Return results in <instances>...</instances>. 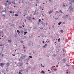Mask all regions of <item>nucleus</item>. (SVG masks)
<instances>
[{"mask_svg": "<svg viewBox=\"0 0 74 74\" xmlns=\"http://www.w3.org/2000/svg\"><path fill=\"white\" fill-rule=\"evenodd\" d=\"M69 9L70 10V11H73V8L72 7V5L70 6L69 7Z\"/></svg>", "mask_w": 74, "mask_h": 74, "instance_id": "f257e3e1", "label": "nucleus"}, {"mask_svg": "<svg viewBox=\"0 0 74 74\" xmlns=\"http://www.w3.org/2000/svg\"><path fill=\"white\" fill-rule=\"evenodd\" d=\"M0 66L2 67H3V66H4V63H0Z\"/></svg>", "mask_w": 74, "mask_h": 74, "instance_id": "f03ea898", "label": "nucleus"}, {"mask_svg": "<svg viewBox=\"0 0 74 74\" xmlns=\"http://www.w3.org/2000/svg\"><path fill=\"white\" fill-rule=\"evenodd\" d=\"M47 44H45V46H43V47L44 48H46L47 47Z\"/></svg>", "mask_w": 74, "mask_h": 74, "instance_id": "7ed1b4c3", "label": "nucleus"}, {"mask_svg": "<svg viewBox=\"0 0 74 74\" xmlns=\"http://www.w3.org/2000/svg\"><path fill=\"white\" fill-rule=\"evenodd\" d=\"M52 12H53V10L51 11H49V12L48 14H51V13H52Z\"/></svg>", "mask_w": 74, "mask_h": 74, "instance_id": "20e7f679", "label": "nucleus"}, {"mask_svg": "<svg viewBox=\"0 0 74 74\" xmlns=\"http://www.w3.org/2000/svg\"><path fill=\"white\" fill-rule=\"evenodd\" d=\"M21 63L20 64V66H22L23 65V63H22V60H21Z\"/></svg>", "mask_w": 74, "mask_h": 74, "instance_id": "39448f33", "label": "nucleus"}, {"mask_svg": "<svg viewBox=\"0 0 74 74\" xmlns=\"http://www.w3.org/2000/svg\"><path fill=\"white\" fill-rule=\"evenodd\" d=\"M59 12H60L61 14L63 13V12H62V10H59Z\"/></svg>", "mask_w": 74, "mask_h": 74, "instance_id": "423d86ee", "label": "nucleus"}, {"mask_svg": "<svg viewBox=\"0 0 74 74\" xmlns=\"http://www.w3.org/2000/svg\"><path fill=\"white\" fill-rule=\"evenodd\" d=\"M8 41L9 42H11L12 41V40H8Z\"/></svg>", "mask_w": 74, "mask_h": 74, "instance_id": "0eeeda50", "label": "nucleus"}, {"mask_svg": "<svg viewBox=\"0 0 74 74\" xmlns=\"http://www.w3.org/2000/svg\"><path fill=\"white\" fill-rule=\"evenodd\" d=\"M61 23H62V22H59V23H58V25H60V24H61Z\"/></svg>", "mask_w": 74, "mask_h": 74, "instance_id": "6e6552de", "label": "nucleus"}, {"mask_svg": "<svg viewBox=\"0 0 74 74\" xmlns=\"http://www.w3.org/2000/svg\"><path fill=\"white\" fill-rule=\"evenodd\" d=\"M8 4H11V2L8 1Z\"/></svg>", "mask_w": 74, "mask_h": 74, "instance_id": "1a4fd4ad", "label": "nucleus"}, {"mask_svg": "<svg viewBox=\"0 0 74 74\" xmlns=\"http://www.w3.org/2000/svg\"><path fill=\"white\" fill-rule=\"evenodd\" d=\"M17 32H18V34H19V33H20V32H19V31L18 30H17Z\"/></svg>", "mask_w": 74, "mask_h": 74, "instance_id": "9d476101", "label": "nucleus"}, {"mask_svg": "<svg viewBox=\"0 0 74 74\" xmlns=\"http://www.w3.org/2000/svg\"><path fill=\"white\" fill-rule=\"evenodd\" d=\"M15 16H18V14H14Z\"/></svg>", "mask_w": 74, "mask_h": 74, "instance_id": "9b49d317", "label": "nucleus"}, {"mask_svg": "<svg viewBox=\"0 0 74 74\" xmlns=\"http://www.w3.org/2000/svg\"><path fill=\"white\" fill-rule=\"evenodd\" d=\"M42 72L41 73V74H42V73H45V72H44V71H42Z\"/></svg>", "mask_w": 74, "mask_h": 74, "instance_id": "f8f14e48", "label": "nucleus"}, {"mask_svg": "<svg viewBox=\"0 0 74 74\" xmlns=\"http://www.w3.org/2000/svg\"><path fill=\"white\" fill-rule=\"evenodd\" d=\"M5 6H7V3H5Z\"/></svg>", "mask_w": 74, "mask_h": 74, "instance_id": "ddd939ff", "label": "nucleus"}, {"mask_svg": "<svg viewBox=\"0 0 74 74\" xmlns=\"http://www.w3.org/2000/svg\"><path fill=\"white\" fill-rule=\"evenodd\" d=\"M27 32H24V35H25V34H27Z\"/></svg>", "mask_w": 74, "mask_h": 74, "instance_id": "4468645a", "label": "nucleus"}, {"mask_svg": "<svg viewBox=\"0 0 74 74\" xmlns=\"http://www.w3.org/2000/svg\"><path fill=\"white\" fill-rule=\"evenodd\" d=\"M38 21L39 22H41V19H40L39 20H38Z\"/></svg>", "mask_w": 74, "mask_h": 74, "instance_id": "2eb2a0df", "label": "nucleus"}, {"mask_svg": "<svg viewBox=\"0 0 74 74\" xmlns=\"http://www.w3.org/2000/svg\"><path fill=\"white\" fill-rule=\"evenodd\" d=\"M60 38H59L58 39V42H60Z\"/></svg>", "mask_w": 74, "mask_h": 74, "instance_id": "dca6fc26", "label": "nucleus"}, {"mask_svg": "<svg viewBox=\"0 0 74 74\" xmlns=\"http://www.w3.org/2000/svg\"><path fill=\"white\" fill-rule=\"evenodd\" d=\"M29 58H32V56H29Z\"/></svg>", "mask_w": 74, "mask_h": 74, "instance_id": "f3484780", "label": "nucleus"}, {"mask_svg": "<svg viewBox=\"0 0 74 74\" xmlns=\"http://www.w3.org/2000/svg\"><path fill=\"white\" fill-rule=\"evenodd\" d=\"M61 32H62V33H63V31L62 30H60Z\"/></svg>", "mask_w": 74, "mask_h": 74, "instance_id": "a211bd4d", "label": "nucleus"}, {"mask_svg": "<svg viewBox=\"0 0 74 74\" xmlns=\"http://www.w3.org/2000/svg\"><path fill=\"white\" fill-rule=\"evenodd\" d=\"M22 71H23V70L22 69H21L19 71V72H22Z\"/></svg>", "mask_w": 74, "mask_h": 74, "instance_id": "6ab92c4d", "label": "nucleus"}, {"mask_svg": "<svg viewBox=\"0 0 74 74\" xmlns=\"http://www.w3.org/2000/svg\"><path fill=\"white\" fill-rule=\"evenodd\" d=\"M7 66H9V63H7V64H6Z\"/></svg>", "mask_w": 74, "mask_h": 74, "instance_id": "aec40b11", "label": "nucleus"}, {"mask_svg": "<svg viewBox=\"0 0 74 74\" xmlns=\"http://www.w3.org/2000/svg\"><path fill=\"white\" fill-rule=\"evenodd\" d=\"M21 43H23V41H21Z\"/></svg>", "mask_w": 74, "mask_h": 74, "instance_id": "412c9836", "label": "nucleus"}, {"mask_svg": "<svg viewBox=\"0 0 74 74\" xmlns=\"http://www.w3.org/2000/svg\"><path fill=\"white\" fill-rule=\"evenodd\" d=\"M66 18H67V17H68V15H66Z\"/></svg>", "mask_w": 74, "mask_h": 74, "instance_id": "4be33fe9", "label": "nucleus"}, {"mask_svg": "<svg viewBox=\"0 0 74 74\" xmlns=\"http://www.w3.org/2000/svg\"><path fill=\"white\" fill-rule=\"evenodd\" d=\"M9 12H10V13H11H11H12V11H10Z\"/></svg>", "mask_w": 74, "mask_h": 74, "instance_id": "5701e85b", "label": "nucleus"}, {"mask_svg": "<svg viewBox=\"0 0 74 74\" xmlns=\"http://www.w3.org/2000/svg\"><path fill=\"white\" fill-rule=\"evenodd\" d=\"M18 74H22V73H21V72H19Z\"/></svg>", "mask_w": 74, "mask_h": 74, "instance_id": "b1692460", "label": "nucleus"}, {"mask_svg": "<svg viewBox=\"0 0 74 74\" xmlns=\"http://www.w3.org/2000/svg\"><path fill=\"white\" fill-rule=\"evenodd\" d=\"M56 70H57V69H54L55 71H56Z\"/></svg>", "mask_w": 74, "mask_h": 74, "instance_id": "393cba45", "label": "nucleus"}, {"mask_svg": "<svg viewBox=\"0 0 74 74\" xmlns=\"http://www.w3.org/2000/svg\"><path fill=\"white\" fill-rule=\"evenodd\" d=\"M62 50H63V52H64L65 51H64V49H63Z\"/></svg>", "mask_w": 74, "mask_h": 74, "instance_id": "a878e982", "label": "nucleus"}, {"mask_svg": "<svg viewBox=\"0 0 74 74\" xmlns=\"http://www.w3.org/2000/svg\"><path fill=\"white\" fill-rule=\"evenodd\" d=\"M43 23H44V22H42L41 23V24H43Z\"/></svg>", "mask_w": 74, "mask_h": 74, "instance_id": "bb28decb", "label": "nucleus"}, {"mask_svg": "<svg viewBox=\"0 0 74 74\" xmlns=\"http://www.w3.org/2000/svg\"><path fill=\"white\" fill-rule=\"evenodd\" d=\"M12 56H15V55L12 54Z\"/></svg>", "mask_w": 74, "mask_h": 74, "instance_id": "cd10ccee", "label": "nucleus"}, {"mask_svg": "<svg viewBox=\"0 0 74 74\" xmlns=\"http://www.w3.org/2000/svg\"><path fill=\"white\" fill-rule=\"evenodd\" d=\"M52 73V71H50V72H49V73Z\"/></svg>", "mask_w": 74, "mask_h": 74, "instance_id": "c85d7f7f", "label": "nucleus"}, {"mask_svg": "<svg viewBox=\"0 0 74 74\" xmlns=\"http://www.w3.org/2000/svg\"><path fill=\"white\" fill-rule=\"evenodd\" d=\"M72 2H74V0H73L72 1Z\"/></svg>", "mask_w": 74, "mask_h": 74, "instance_id": "c756f323", "label": "nucleus"}, {"mask_svg": "<svg viewBox=\"0 0 74 74\" xmlns=\"http://www.w3.org/2000/svg\"><path fill=\"white\" fill-rule=\"evenodd\" d=\"M32 19H35V18H34V17H33L32 18Z\"/></svg>", "mask_w": 74, "mask_h": 74, "instance_id": "7c9ffc66", "label": "nucleus"}, {"mask_svg": "<svg viewBox=\"0 0 74 74\" xmlns=\"http://www.w3.org/2000/svg\"><path fill=\"white\" fill-rule=\"evenodd\" d=\"M65 4H65V3L64 4V6H66V5H65Z\"/></svg>", "mask_w": 74, "mask_h": 74, "instance_id": "2f4dec72", "label": "nucleus"}, {"mask_svg": "<svg viewBox=\"0 0 74 74\" xmlns=\"http://www.w3.org/2000/svg\"><path fill=\"white\" fill-rule=\"evenodd\" d=\"M25 22H26V20H25Z\"/></svg>", "mask_w": 74, "mask_h": 74, "instance_id": "473e14b6", "label": "nucleus"}, {"mask_svg": "<svg viewBox=\"0 0 74 74\" xmlns=\"http://www.w3.org/2000/svg\"><path fill=\"white\" fill-rule=\"evenodd\" d=\"M30 19H31L30 18H29L28 19V20H29V21H30Z\"/></svg>", "mask_w": 74, "mask_h": 74, "instance_id": "72a5a7b5", "label": "nucleus"}, {"mask_svg": "<svg viewBox=\"0 0 74 74\" xmlns=\"http://www.w3.org/2000/svg\"><path fill=\"white\" fill-rule=\"evenodd\" d=\"M42 21L43 20H44V19H43V18H42Z\"/></svg>", "mask_w": 74, "mask_h": 74, "instance_id": "f704fd0d", "label": "nucleus"}, {"mask_svg": "<svg viewBox=\"0 0 74 74\" xmlns=\"http://www.w3.org/2000/svg\"><path fill=\"white\" fill-rule=\"evenodd\" d=\"M28 17H27V19H28Z\"/></svg>", "mask_w": 74, "mask_h": 74, "instance_id": "c9c22d12", "label": "nucleus"}, {"mask_svg": "<svg viewBox=\"0 0 74 74\" xmlns=\"http://www.w3.org/2000/svg\"><path fill=\"white\" fill-rule=\"evenodd\" d=\"M7 8H9V7L8 6V7H7Z\"/></svg>", "mask_w": 74, "mask_h": 74, "instance_id": "e433bc0d", "label": "nucleus"}, {"mask_svg": "<svg viewBox=\"0 0 74 74\" xmlns=\"http://www.w3.org/2000/svg\"><path fill=\"white\" fill-rule=\"evenodd\" d=\"M3 55H3V54H2V56L3 57Z\"/></svg>", "mask_w": 74, "mask_h": 74, "instance_id": "4c0bfd02", "label": "nucleus"}, {"mask_svg": "<svg viewBox=\"0 0 74 74\" xmlns=\"http://www.w3.org/2000/svg\"><path fill=\"white\" fill-rule=\"evenodd\" d=\"M55 67V66H52V67Z\"/></svg>", "mask_w": 74, "mask_h": 74, "instance_id": "58836bf2", "label": "nucleus"}, {"mask_svg": "<svg viewBox=\"0 0 74 74\" xmlns=\"http://www.w3.org/2000/svg\"><path fill=\"white\" fill-rule=\"evenodd\" d=\"M41 66H42V64H41Z\"/></svg>", "mask_w": 74, "mask_h": 74, "instance_id": "ea45409f", "label": "nucleus"}, {"mask_svg": "<svg viewBox=\"0 0 74 74\" xmlns=\"http://www.w3.org/2000/svg\"><path fill=\"white\" fill-rule=\"evenodd\" d=\"M34 15H36V13H34Z\"/></svg>", "mask_w": 74, "mask_h": 74, "instance_id": "a19ab883", "label": "nucleus"}, {"mask_svg": "<svg viewBox=\"0 0 74 74\" xmlns=\"http://www.w3.org/2000/svg\"><path fill=\"white\" fill-rule=\"evenodd\" d=\"M44 43V41H43V43Z\"/></svg>", "mask_w": 74, "mask_h": 74, "instance_id": "79ce46f5", "label": "nucleus"}, {"mask_svg": "<svg viewBox=\"0 0 74 74\" xmlns=\"http://www.w3.org/2000/svg\"><path fill=\"white\" fill-rule=\"evenodd\" d=\"M56 12H58V13H59V12H58V11H56Z\"/></svg>", "mask_w": 74, "mask_h": 74, "instance_id": "37998d69", "label": "nucleus"}, {"mask_svg": "<svg viewBox=\"0 0 74 74\" xmlns=\"http://www.w3.org/2000/svg\"><path fill=\"white\" fill-rule=\"evenodd\" d=\"M48 71H50V70H48Z\"/></svg>", "mask_w": 74, "mask_h": 74, "instance_id": "c03bdc74", "label": "nucleus"}, {"mask_svg": "<svg viewBox=\"0 0 74 74\" xmlns=\"http://www.w3.org/2000/svg\"><path fill=\"white\" fill-rule=\"evenodd\" d=\"M6 2H8V1H6Z\"/></svg>", "mask_w": 74, "mask_h": 74, "instance_id": "a18cd8bd", "label": "nucleus"}, {"mask_svg": "<svg viewBox=\"0 0 74 74\" xmlns=\"http://www.w3.org/2000/svg\"><path fill=\"white\" fill-rule=\"evenodd\" d=\"M23 48H25V47H23Z\"/></svg>", "mask_w": 74, "mask_h": 74, "instance_id": "49530a36", "label": "nucleus"}, {"mask_svg": "<svg viewBox=\"0 0 74 74\" xmlns=\"http://www.w3.org/2000/svg\"><path fill=\"white\" fill-rule=\"evenodd\" d=\"M56 19H58V18H56Z\"/></svg>", "mask_w": 74, "mask_h": 74, "instance_id": "de8ad7c7", "label": "nucleus"}, {"mask_svg": "<svg viewBox=\"0 0 74 74\" xmlns=\"http://www.w3.org/2000/svg\"><path fill=\"white\" fill-rule=\"evenodd\" d=\"M38 37H40V36H39Z\"/></svg>", "mask_w": 74, "mask_h": 74, "instance_id": "09e8293b", "label": "nucleus"}, {"mask_svg": "<svg viewBox=\"0 0 74 74\" xmlns=\"http://www.w3.org/2000/svg\"><path fill=\"white\" fill-rule=\"evenodd\" d=\"M22 26L23 27H24V25H23Z\"/></svg>", "mask_w": 74, "mask_h": 74, "instance_id": "8fccbe9b", "label": "nucleus"}, {"mask_svg": "<svg viewBox=\"0 0 74 74\" xmlns=\"http://www.w3.org/2000/svg\"><path fill=\"white\" fill-rule=\"evenodd\" d=\"M37 5H36V6H37Z\"/></svg>", "mask_w": 74, "mask_h": 74, "instance_id": "3c124183", "label": "nucleus"}, {"mask_svg": "<svg viewBox=\"0 0 74 74\" xmlns=\"http://www.w3.org/2000/svg\"><path fill=\"white\" fill-rule=\"evenodd\" d=\"M69 73L68 72H66V73Z\"/></svg>", "mask_w": 74, "mask_h": 74, "instance_id": "603ef678", "label": "nucleus"}, {"mask_svg": "<svg viewBox=\"0 0 74 74\" xmlns=\"http://www.w3.org/2000/svg\"><path fill=\"white\" fill-rule=\"evenodd\" d=\"M14 63H15V64H16V62H14Z\"/></svg>", "mask_w": 74, "mask_h": 74, "instance_id": "864d4df0", "label": "nucleus"}, {"mask_svg": "<svg viewBox=\"0 0 74 74\" xmlns=\"http://www.w3.org/2000/svg\"><path fill=\"white\" fill-rule=\"evenodd\" d=\"M18 60H19V61H20V59H19Z\"/></svg>", "mask_w": 74, "mask_h": 74, "instance_id": "5fc2aeb1", "label": "nucleus"}, {"mask_svg": "<svg viewBox=\"0 0 74 74\" xmlns=\"http://www.w3.org/2000/svg\"><path fill=\"white\" fill-rule=\"evenodd\" d=\"M43 4H45V3H43Z\"/></svg>", "mask_w": 74, "mask_h": 74, "instance_id": "6e6d98bb", "label": "nucleus"}, {"mask_svg": "<svg viewBox=\"0 0 74 74\" xmlns=\"http://www.w3.org/2000/svg\"><path fill=\"white\" fill-rule=\"evenodd\" d=\"M38 0H36V1H38Z\"/></svg>", "mask_w": 74, "mask_h": 74, "instance_id": "4d7b16f0", "label": "nucleus"}, {"mask_svg": "<svg viewBox=\"0 0 74 74\" xmlns=\"http://www.w3.org/2000/svg\"><path fill=\"white\" fill-rule=\"evenodd\" d=\"M15 6H14V7H15Z\"/></svg>", "mask_w": 74, "mask_h": 74, "instance_id": "13d9d810", "label": "nucleus"}, {"mask_svg": "<svg viewBox=\"0 0 74 74\" xmlns=\"http://www.w3.org/2000/svg\"><path fill=\"white\" fill-rule=\"evenodd\" d=\"M43 16H44V15H43Z\"/></svg>", "mask_w": 74, "mask_h": 74, "instance_id": "bf43d9fd", "label": "nucleus"}, {"mask_svg": "<svg viewBox=\"0 0 74 74\" xmlns=\"http://www.w3.org/2000/svg\"><path fill=\"white\" fill-rule=\"evenodd\" d=\"M23 32V31H21V32Z\"/></svg>", "mask_w": 74, "mask_h": 74, "instance_id": "052dcab7", "label": "nucleus"}, {"mask_svg": "<svg viewBox=\"0 0 74 74\" xmlns=\"http://www.w3.org/2000/svg\"><path fill=\"white\" fill-rule=\"evenodd\" d=\"M42 67H44V66H43Z\"/></svg>", "mask_w": 74, "mask_h": 74, "instance_id": "680f3d73", "label": "nucleus"}, {"mask_svg": "<svg viewBox=\"0 0 74 74\" xmlns=\"http://www.w3.org/2000/svg\"><path fill=\"white\" fill-rule=\"evenodd\" d=\"M42 10H43V9H42Z\"/></svg>", "mask_w": 74, "mask_h": 74, "instance_id": "e2e57ef3", "label": "nucleus"}, {"mask_svg": "<svg viewBox=\"0 0 74 74\" xmlns=\"http://www.w3.org/2000/svg\"><path fill=\"white\" fill-rule=\"evenodd\" d=\"M49 1H51V0H49Z\"/></svg>", "mask_w": 74, "mask_h": 74, "instance_id": "0e129e2a", "label": "nucleus"}, {"mask_svg": "<svg viewBox=\"0 0 74 74\" xmlns=\"http://www.w3.org/2000/svg\"><path fill=\"white\" fill-rule=\"evenodd\" d=\"M70 4H71V3H70Z\"/></svg>", "mask_w": 74, "mask_h": 74, "instance_id": "69168bd1", "label": "nucleus"}, {"mask_svg": "<svg viewBox=\"0 0 74 74\" xmlns=\"http://www.w3.org/2000/svg\"><path fill=\"white\" fill-rule=\"evenodd\" d=\"M56 42H55V43H56Z\"/></svg>", "mask_w": 74, "mask_h": 74, "instance_id": "338daca9", "label": "nucleus"}, {"mask_svg": "<svg viewBox=\"0 0 74 74\" xmlns=\"http://www.w3.org/2000/svg\"><path fill=\"white\" fill-rule=\"evenodd\" d=\"M25 16V15H24V16Z\"/></svg>", "mask_w": 74, "mask_h": 74, "instance_id": "774afa93", "label": "nucleus"}]
</instances>
